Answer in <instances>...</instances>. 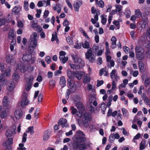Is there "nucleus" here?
<instances>
[{
	"instance_id": "40",
	"label": "nucleus",
	"mask_w": 150,
	"mask_h": 150,
	"mask_svg": "<svg viewBox=\"0 0 150 150\" xmlns=\"http://www.w3.org/2000/svg\"><path fill=\"white\" fill-rule=\"evenodd\" d=\"M19 147L17 149V150H25L26 148L24 147V145L23 144L20 143L19 144Z\"/></svg>"
},
{
	"instance_id": "48",
	"label": "nucleus",
	"mask_w": 150,
	"mask_h": 150,
	"mask_svg": "<svg viewBox=\"0 0 150 150\" xmlns=\"http://www.w3.org/2000/svg\"><path fill=\"white\" fill-rule=\"evenodd\" d=\"M56 81L54 79H51L49 81V84L50 86L54 87L55 86Z\"/></svg>"
},
{
	"instance_id": "19",
	"label": "nucleus",
	"mask_w": 150,
	"mask_h": 150,
	"mask_svg": "<svg viewBox=\"0 0 150 150\" xmlns=\"http://www.w3.org/2000/svg\"><path fill=\"white\" fill-rule=\"evenodd\" d=\"M15 87L14 83L13 82H11L8 83L7 89L9 91H12Z\"/></svg>"
},
{
	"instance_id": "47",
	"label": "nucleus",
	"mask_w": 150,
	"mask_h": 150,
	"mask_svg": "<svg viewBox=\"0 0 150 150\" xmlns=\"http://www.w3.org/2000/svg\"><path fill=\"white\" fill-rule=\"evenodd\" d=\"M39 109H37L35 111L34 116L35 118L38 119V116L39 115Z\"/></svg>"
},
{
	"instance_id": "46",
	"label": "nucleus",
	"mask_w": 150,
	"mask_h": 150,
	"mask_svg": "<svg viewBox=\"0 0 150 150\" xmlns=\"http://www.w3.org/2000/svg\"><path fill=\"white\" fill-rule=\"evenodd\" d=\"M16 42V40H13L12 41V42L10 45V48L11 51H13L14 50V45H15Z\"/></svg>"
},
{
	"instance_id": "52",
	"label": "nucleus",
	"mask_w": 150,
	"mask_h": 150,
	"mask_svg": "<svg viewBox=\"0 0 150 150\" xmlns=\"http://www.w3.org/2000/svg\"><path fill=\"white\" fill-rule=\"evenodd\" d=\"M41 12L42 11L41 9H37V13L35 15L36 17L37 18H40Z\"/></svg>"
},
{
	"instance_id": "28",
	"label": "nucleus",
	"mask_w": 150,
	"mask_h": 150,
	"mask_svg": "<svg viewBox=\"0 0 150 150\" xmlns=\"http://www.w3.org/2000/svg\"><path fill=\"white\" fill-rule=\"evenodd\" d=\"M91 80L89 76L87 75L85 76L84 77L83 82L84 83H87L89 82Z\"/></svg>"
},
{
	"instance_id": "32",
	"label": "nucleus",
	"mask_w": 150,
	"mask_h": 150,
	"mask_svg": "<svg viewBox=\"0 0 150 150\" xmlns=\"http://www.w3.org/2000/svg\"><path fill=\"white\" fill-rule=\"evenodd\" d=\"M139 67L141 71L143 70L144 67V64L141 61H139Z\"/></svg>"
},
{
	"instance_id": "35",
	"label": "nucleus",
	"mask_w": 150,
	"mask_h": 150,
	"mask_svg": "<svg viewBox=\"0 0 150 150\" xmlns=\"http://www.w3.org/2000/svg\"><path fill=\"white\" fill-rule=\"evenodd\" d=\"M29 4L28 2L26 1H25L24 2L23 7L24 9L26 11H28V9Z\"/></svg>"
},
{
	"instance_id": "30",
	"label": "nucleus",
	"mask_w": 150,
	"mask_h": 150,
	"mask_svg": "<svg viewBox=\"0 0 150 150\" xmlns=\"http://www.w3.org/2000/svg\"><path fill=\"white\" fill-rule=\"evenodd\" d=\"M12 59V55L10 54L7 55L6 57V62L8 63L11 62Z\"/></svg>"
},
{
	"instance_id": "26",
	"label": "nucleus",
	"mask_w": 150,
	"mask_h": 150,
	"mask_svg": "<svg viewBox=\"0 0 150 150\" xmlns=\"http://www.w3.org/2000/svg\"><path fill=\"white\" fill-rule=\"evenodd\" d=\"M67 76L70 79H72L73 78L74 73L72 72L70 70L68 69L67 70Z\"/></svg>"
},
{
	"instance_id": "54",
	"label": "nucleus",
	"mask_w": 150,
	"mask_h": 150,
	"mask_svg": "<svg viewBox=\"0 0 150 150\" xmlns=\"http://www.w3.org/2000/svg\"><path fill=\"white\" fill-rule=\"evenodd\" d=\"M66 40L68 43L70 44H72L73 43V41L71 38L69 37H67L66 38Z\"/></svg>"
},
{
	"instance_id": "36",
	"label": "nucleus",
	"mask_w": 150,
	"mask_h": 150,
	"mask_svg": "<svg viewBox=\"0 0 150 150\" xmlns=\"http://www.w3.org/2000/svg\"><path fill=\"white\" fill-rule=\"evenodd\" d=\"M66 54V53L64 51H61L59 52V58L60 60L65 57V56Z\"/></svg>"
},
{
	"instance_id": "51",
	"label": "nucleus",
	"mask_w": 150,
	"mask_h": 150,
	"mask_svg": "<svg viewBox=\"0 0 150 150\" xmlns=\"http://www.w3.org/2000/svg\"><path fill=\"white\" fill-rule=\"evenodd\" d=\"M27 134L26 132L24 133L23 136L22 142L23 143L25 142L26 141V137L27 136Z\"/></svg>"
},
{
	"instance_id": "11",
	"label": "nucleus",
	"mask_w": 150,
	"mask_h": 150,
	"mask_svg": "<svg viewBox=\"0 0 150 150\" xmlns=\"http://www.w3.org/2000/svg\"><path fill=\"white\" fill-rule=\"evenodd\" d=\"M58 124L59 125H61L63 128L66 127L67 126V120L65 118H61L59 121Z\"/></svg>"
},
{
	"instance_id": "31",
	"label": "nucleus",
	"mask_w": 150,
	"mask_h": 150,
	"mask_svg": "<svg viewBox=\"0 0 150 150\" xmlns=\"http://www.w3.org/2000/svg\"><path fill=\"white\" fill-rule=\"evenodd\" d=\"M8 38L11 40H12L15 37L14 32L13 30H10L8 33Z\"/></svg>"
},
{
	"instance_id": "1",
	"label": "nucleus",
	"mask_w": 150,
	"mask_h": 150,
	"mask_svg": "<svg viewBox=\"0 0 150 150\" xmlns=\"http://www.w3.org/2000/svg\"><path fill=\"white\" fill-rule=\"evenodd\" d=\"M71 56L73 60L76 64H69L71 69H78L81 67L82 68L84 66L85 64L84 61L78 56L75 55L74 54H71Z\"/></svg>"
},
{
	"instance_id": "60",
	"label": "nucleus",
	"mask_w": 150,
	"mask_h": 150,
	"mask_svg": "<svg viewBox=\"0 0 150 150\" xmlns=\"http://www.w3.org/2000/svg\"><path fill=\"white\" fill-rule=\"evenodd\" d=\"M49 13V12L47 10H45L44 13V15L43 16V18H46L48 16Z\"/></svg>"
},
{
	"instance_id": "33",
	"label": "nucleus",
	"mask_w": 150,
	"mask_h": 150,
	"mask_svg": "<svg viewBox=\"0 0 150 150\" xmlns=\"http://www.w3.org/2000/svg\"><path fill=\"white\" fill-rule=\"evenodd\" d=\"M121 110L123 116L127 117L129 115V113L127 110L124 108H122Z\"/></svg>"
},
{
	"instance_id": "37",
	"label": "nucleus",
	"mask_w": 150,
	"mask_h": 150,
	"mask_svg": "<svg viewBox=\"0 0 150 150\" xmlns=\"http://www.w3.org/2000/svg\"><path fill=\"white\" fill-rule=\"evenodd\" d=\"M8 98L6 96H4L2 100L3 105L4 106H6L7 105L8 102Z\"/></svg>"
},
{
	"instance_id": "5",
	"label": "nucleus",
	"mask_w": 150,
	"mask_h": 150,
	"mask_svg": "<svg viewBox=\"0 0 150 150\" xmlns=\"http://www.w3.org/2000/svg\"><path fill=\"white\" fill-rule=\"evenodd\" d=\"M27 93L24 90L23 93L21 97V104L22 107H24L25 106L29 104V101L27 99Z\"/></svg>"
},
{
	"instance_id": "15",
	"label": "nucleus",
	"mask_w": 150,
	"mask_h": 150,
	"mask_svg": "<svg viewBox=\"0 0 150 150\" xmlns=\"http://www.w3.org/2000/svg\"><path fill=\"white\" fill-rule=\"evenodd\" d=\"M22 9V7L20 6H15L12 9V11L16 14L19 13Z\"/></svg>"
},
{
	"instance_id": "12",
	"label": "nucleus",
	"mask_w": 150,
	"mask_h": 150,
	"mask_svg": "<svg viewBox=\"0 0 150 150\" xmlns=\"http://www.w3.org/2000/svg\"><path fill=\"white\" fill-rule=\"evenodd\" d=\"M82 3L81 0H79L78 2H76L74 4V8L75 11H79L80 7L82 5Z\"/></svg>"
},
{
	"instance_id": "50",
	"label": "nucleus",
	"mask_w": 150,
	"mask_h": 150,
	"mask_svg": "<svg viewBox=\"0 0 150 150\" xmlns=\"http://www.w3.org/2000/svg\"><path fill=\"white\" fill-rule=\"evenodd\" d=\"M81 98L79 96H76L74 98V100L76 103L77 102H80L81 100Z\"/></svg>"
},
{
	"instance_id": "42",
	"label": "nucleus",
	"mask_w": 150,
	"mask_h": 150,
	"mask_svg": "<svg viewBox=\"0 0 150 150\" xmlns=\"http://www.w3.org/2000/svg\"><path fill=\"white\" fill-rule=\"evenodd\" d=\"M5 74L7 76H10L11 74V69L9 67L6 69Z\"/></svg>"
},
{
	"instance_id": "58",
	"label": "nucleus",
	"mask_w": 150,
	"mask_h": 150,
	"mask_svg": "<svg viewBox=\"0 0 150 150\" xmlns=\"http://www.w3.org/2000/svg\"><path fill=\"white\" fill-rule=\"evenodd\" d=\"M100 13L99 11H97L96 12V14H95L94 17V19L96 21H98V16L100 14Z\"/></svg>"
},
{
	"instance_id": "2",
	"label": "nucleus",
	"mask_w": 150,
	"mask_h": 150,
	"mask_svg": "<svg viewBox=\"0 0 150 150\" xmlns=\"http://www.w3.org/2000/svg\"><path fill=\"white\" fill-rule=\"evenodd\" d=\"M135 51L136 56L137 59L142 60L144 58V50L141 47L136 46L135 48Z\"/></svg>"
},
{
	"instance_id": "62",
	"label": "nucleus",
	"mask_w": 150,
	"mask_h": 150,
	"mask_svg": "<svg viewBox=\"0 0 150 150\" xmlns=\"http://www.w3.org/2000/svg\"><path fill=\"white\" fill-rule=\"evenodd\" d=\"M150 83V79L147 78L146 79L145 81V85L146 86H147Z\"/></svg>"
},
{
	"instance_id": "43",
	"label": "nucleus",
	"mask_w": 150,
	"mask_h": 150,
	"mask_svg": "<svg viewBox=\"0 0 150 150\" xmlns=\"http://www.w3.org/2000/svg\"><path fill=\"white\" fill-rule=\"evenodd\" d=\"M13 78L15 81L18 80L19 78V76L18 74L16 72L13 73Z\"/></svg>"
},
{
	"instance_id": "64",
	"label": "nucleus",
	"mask_w": 150,
	"mask_h": 150,
	"mask_svg": "<svg viewBox=\"0 0 150 150\" xmlns=\"http://www.w3.org/2000/svg\"><path fill=\"white\" fill-rule=\"evenodd\" d=\"M98 5L100 7L103 8L104 6V3L103 1L100 0L98 3Z\"/></svg>"
},
{
	"instance_id": "21",
	"label": "nucleus",
	"mask_w": 150,
	"mask_h": 150,
	"mask_svg": "<svg viewBox=\"0 0 150 150\" xmlns=\"http://www.w3.org/2000/svg\"><path fill=\"white\" fill-rule=\"evenodd\" d=\"M53 9L54 10L56 11L58 13H60L61 11V5L59 4H56V5L54 7Z\"/></svg>"
},
{
	"instance_id": "44",
	"label": "nucleus",
	"mask_w": 150,
	"mask_h": 150,
	"mask_svg": "<svg viewBox=\"0 0 150 150\" xmlns=\"http://www.w3.org/2000/svg\"><path fill=\"white\" fill-rule=\"evenodd\" d=\"M87 89L88 91H91L93 92L95 91L94 88H93L92 85L90 83L88 84Z\"/></svg>"
},
{
	"instance_id": "16",
	"label": "nucleus",
	"mask_w": 150,
	"mask_h": 150,
	"mask_svg": "<svg viewBox=\"0 0 150 150\" xmlns=\"http://www.w3.org/2000/svg\"><path fill=\"white\" fill-rule=\"evenodd\" d=\"M66 80L64 76H62L60 78L59 84L62 87H64L66 85Z\"/></svg>"
},
{
	"instance_id": "61",
	"label": "nucleus",
	"mask_w": 150,
	"mask_h": 150,
	"mask_svg": "<svg viewBox=\"0 0 150 150\" xmlns=\"http://www.w3.org/2000/svg\"><path fill=\"white\" fill-rule=\"evenodd\" d=\"M71 92V90L70 89H67V91L66 93V98L67 99H68L69 97V96L70 95Z\"/></svg>"
},
{
	"instance_id": "38",
	"label": "nucleus",
	"mask_w": 150,
	"mask_h": 150,
	"mask_svg": "<svg viewBox=\"0 0 150 150\" xmlns=\"http://www.w3.org/2000/svg\"><path fill=\"white\" fill-rule=\"evenodd\" d=\"M7 116V113L5 111H1L0 115V117L2 119L6 118Z\"/></svg>"
},
{
	"instance_id": "14",
	"label": "nucleus",
	"mask_w": 150,
	"mask_h": 150,
	"mask_svg": "<svg viewBox=\"0 0 150 150\" xmlns=\"http://www.w3.org/2000/svg\"><path fill=\"white\" fill-rule=\"evenodd\" d=\"M13 139L12 138H8V139L3 144V146L5 148H6L7 146H8L9 148H11V147L10 145L13 143Z\"/></svg>"
},
{
	"instance_id": "24",
	"label": "nucleus",
	"mask_w": 150,
	"mask_h": 150,
	"mask_svg": "<svg viewBox=\"0 0 150 150\" xmlns=\"http://www.w3.org/2000/svg\"><path fill=\"white\" fill-rule=\"evenodd\" d=\"M134 15L138 18L141 17L142 16L141 13L139 9H137L135 11Z\"/></svg>"
},
{
	"instance_id": "23",
	"label": "nucleus",
	"mask_w": 150,
	"mask_h": 150,
	"mask_svg": "<svg viewBox=\"0 0 150 150\" xmlns=\"http://www.w3.org/2000/svg\"><path fill=\"white\" fill-rule=\"evenodd\" d=\"M26 132L30 133L31 134H33L34 133V127L33 126L28 127L26 131Z\"/></svg>"
},
{
	"instance_id": "3",
	"label": "nucleus",
	"mask_w": 150,
	"mask_h": 150,
	"mask_svg": "<svg viewBox=\"0 0 150 150\" xmlns=\"http://www.w3.org/2000/svg\"><path fill=\"white\" fill-rule=\"evenodd\" d=\"M91 120L92 117L91 115L87 113L84 114L82 118V123L84 127L87 128L88 127L89 122Z\"/></svg>"
},
{
	"instance_id": "39",
	"label": "nucleus",
	"mask_w": 150,
	"mask_h": 150,
	"mask_svg": "<svg viewBox=\"0 0 150 150\" xmlns=\"http://www.w3.org/2000/svg\"><path fill=\"white\" fill-rule=\"evenodd\" d=\"M100 108L101 109L102 113L103 114L105 113V111L106 109V105L105 103H102L100 106Z\"/></svg>"
},
{
	"instance_id": "63",
	"label": "nucleus",
	"mask_w": 150,
	"mask_h": 150,
	"mask_svg": "<svg viewBox=\"0 0 150 150\" xmlns=\"http://www.w3.org/2000/svg\"><path fill=\"white\" fill-rule=\"evenodd\" d=\"M92 48L93 50L95 51V52H97L99 49V47L98 45H94Z\"/></svg>"
},
{
	"instance_id": "45",
	"label": "nucleus",
	"mask_w": 150,
	"mask_h": 150,
	"mask_svg": "<svg viewBox=\"0 0 150 150\" xmlns=\"http://www.w3.org/2000/svg\"><path fill=\"white\" fill-rule=\"evenodd\" d=\"M114 134H112L110 136L109 140L110 142L112 143L115 140Z\"/></svg>"
},
{
	"instance_id": "55",
	"label": "nucleus",
	"mask_w": 150,
	"mask_h": 150,
	"mask_svg": "<svg viewBox=\"0 0 150 150\" xmlns=\"http://www.w3.org/2000/svg\"><path fill=\"white\" fill-rule=\"evenodd\" d=\"M70 109L71 110V113L73 115L75 114L77 112V109L73 106L71 107Z\"/></svg>"
},
{
	"instance_id": "20",
	"label": "nucleus",
	"mask_w": 150,
	"mask_h": 150,
	"mask_svg": "<svg viewBox=\"0 0 150 150\" xmlns=\"http://www.w3.org/2000/svg\"><path fill=\"white\" fill-rule=\"evenodd\" d=\"M50 136V131L49 130L46 131L44 133L43 136V140L46 141L48 139Z\"/></svg>"
},
{
	"instance_id": "7",
	"label": "nucleus",
	"mask_w": 150,
	"mask_h": 150,
	"mask_svg": "<svg viewBox=\"0 0 150 150\" xmlns=\"http://www.w3.org/2000/svg\"><path fill=\"white\" fill-rule=\"evenodd\" d=\"M68 82V87L72 91H76L77 86L72 79H68L67 80Z\"/></svg>"
},
{
	"instance_id": "56",
	"label": "nucleus",
	"mask_w": 150,
	"mask_h": 150,
	"mask_svg": "<svg viewBox=\"0 0 150 150\" xmlns=\"http://www.w3.org/2000/svg\"><path fill=\"white\" fill-rule=\"evenodd\" d=\"M55 40H56L57 41L58 40V39H57V35L55 34H52V37L51 39V41L53 42Z\"/></svg>"
},
{
	"instance_id": "8",
	"label": "nucleus",
	"mask_w": 150,
	"mask_h": 150,
	"mask_svg": "<svg viewBox=\"0 0 150 150\" xmlns=\"http://www.w3.org/2000/svg\"><path fill=\"white\" fill-rule=\"evenodd\" d=\"M85 57L87 59L89 60V61L93 62L95 61L94 57H93L92 51L91 48H89L87 50V52L85 53Z\"/></svg>"
},
{
	"instance_id": "57",
	"label": "nucleus",
	"mask_w": 150,
	"mask_h": 150,
	"mask_svg": "<svg viewBox=\"0 0 150 150\" xmlns=\"http://www.w3.org/2000/svg\"><path fill=\"white\" fill-rule=\"evenodd\" d=\"M144 100L145 104L146 105H149L150 107V100L149 99L148 97H147Z\"/></svg>"
},
{
	"instance_id": "29",
	"label": "nucleus",
	"mask_w": 150,
	"mask_h": 150,
	"mask_svg": "<svg viewBox=\"0 0 150 150\" xmlns=\"http://www.w3.org/2000/svg\"><path fill=\"white\" fill-rule=\"evenodd\" d=\"M78 146L77 147V148H79L81 150H84L87 148V146L86 144L85 143H83V144H78Z\"/></svg>"
},
{
	"instance_id": "27",
	"label": "nucleus",
	"mask_w": 150,
	"mask_h": 150,
	"mask_svg": "<svg viewBox=\"0 0 150 150\" xmlns=\"http://www.w3.org/2000/svg\"><path fill=\"white\" fill-rule=\"evenodd\" d=\"M34 79V76L33 75H31L28 77L26 79L27 83H32V82Z\"/></svg>"
},
{
	"instance_id": "25",
	"label": "nucleus",
	"mask_w": 150,
	"mask_h": 150,
	"mask_svg": "<svg viewBox=\"0 0 150 150\" xmlns=\"http://www.w3.org/2000/svg\"><path fill=\"white\" fill-rule=\"evenodd\" d=\"M110 74V76L111 79H113L115 76L117 75L116 70L115 69L112 70Z\"/></svg>"
},
{
	"instance_id": "17",
	"label": "nucleus",
	"mask_w": 150,
	"mask_h": 150,
	"mask_svg": "<svg viewBox=\"0 0 150 150\" xmlns=\"http://www.w3.org/2000/svg\"><path fill=\"white\" fill-rule=\"evenodd\" d=\"M81 45L82 47L84 49H88L91 48L90 47V45L89 42L87 40H85L84 42H82Z\"/></svg>"
},
{
	"instance_id": "53",
	"label": "nucleus",
	"mask_w": 150,
	"mask_h": 150,
	"mask_svg": "<svg viewBox=\"0 0 150 150\" xmlns=\"http://www.w3.org/2000/svg\"><path fill=\"white\" fill-rule=\"evenodd\" d=\"M88 127H89V129L91 132L94 131L95 129V126L93 124L90 125H89Z\"/></svg>"
},
{
	"instance_id": "41",
	"label": "nucleus",
	"mask_w": 150,
	"mask_h": 150,
	"mask_svg": "<svg viewBox=\"0 0 150 150\" xmlns=\"http://www.w3.org/2000/svg\"><path fill=\"white\" fill-rule=\"evenodd\" d=\"M32 83H26V84L25 86V89L26 91H28L32 87ZM25 91L26 92L28 93L27 92V91H26L25 90Z\"/></svg>"
},
{
	"instance_id": "59",
	"label": "nucleus",
	"mask_w": 150,
	"mask_h": 150,
	"mask_svg": "<svg viewBox=\"0 0 150 150\" xmlns=\"http://www.w3.org/2000/svg\"><path fill=\"white\" fill-rule=\"evenodd\" d=\"M107 21V18L104 17L103 15L102 16L101 23L102 24L104 25L105 24Z\"/></svg>"
},
{
	"instance_id": "22",
	"label": "nucleus",
	"mask_w": 150,
	"mask_h": 150,
	"mask_svg": "<svg viewBox=\"0 0 150 150\" xmlns=\"http://www.w3.org/2000/svg\"><path fill=\"white\" fill-rule=\"evenodd\" d=\"M12 129H9L7 130L6 135L8 138L11 137L13 134Z\"/></svg>"
},
{
	"instance_id": "13",
	"label": "nucleus",
	"mask_w": 150,
	"mask_h": 150,
	"mask_svg": "<svg viewBox=\"0 0 150 150\" xmlns=\"http://www.w3.org/2000/svg\"><path fill=\"white\" fill-rule=\"evenodd\" d=\"M18 70H20L22 72H25L26 71L25 67L23 64H20L17 65L16 71H18Z\"/></svg>"
},
{
	"instance_id": "10",
	"label": "nucleus",
	"mask_w": 150,
	"mask_h": 150,
	"mask_svg": "<svg viewBox=\"0 0 150 150\" xmlns=\"http://www.w3.org/2000/svg\"><path fill=\"white\" fill-rule=\"evenodd\" d=\"M15 117L17 119L21 118L23 116V112L20 109H17L15 112Z\"/></svg>"
},
{
	"instance_id": "34",
	"label": "nucleus",
	"mask_w": 150,
	"mask_h": 150,
	"mask_svg": "<svg viewBox=\"0 0 150 150\" xmlns=\"http://www.w3.org/2000/svg\"><path fill=\"white\" fill-rule=\"evenodd\" d=\"M146 142L145 141H142L140 144V149L142 150L144 149L145 147Z\"/></svg>"
},
{
	"instance_id": "6",
	"label": "nucleus",
	"mask_w": 150,
	"mask_h": 150,
	"mask_svg": "<svg viewBox=\"0 0 150 150\" xmlns=\"http://www.w3.org/2000/svg\"><path fill=\"white\" fill-rule=\"evenodd\" d=\"M86 140V139L84 137H82L81 136H77L73 144L74 147L76 149H77L78 146V144L84 142Z\"/></svg>"
},
{
	"instance_id": "49",
	"label": "nucleus",
	"mask_w": 150,
	"mask_h": 150,
	"mask_svg": "<svg viewBox=\"0 0 150 150\" xmlns=\"http://www.w3.org/2000/svg\"><path fill=\"white\" fill-rule=\"evenodd\" d=\"M80 30H81V33L83 34V35L87 39H89L90 38L88 36L86 33L85 32V31L83 30L82 28H80Z\"/></svg>"
},
{
	"instance_id": "9",
	"label": "nucleus",
	"mask_w": 150,
	"mask_h": 150,
	"mask_svg": "<svg viewBox=\"0 0 150 150\" xmlns=\"http://www.w3.org/2000/svg\"><path fill=\"white\" fill-rule=\"evenodd\" d=\"M32 58L31 54L27 52L23 54L22 59L24 62H29L31 59Z\"/></svg>"
},
{
	"instance_id": "18",
	"label": "nucleus",
	"mask_w": 150,
	"mask_h": 150,
	"mask_svg": "<svg viewBox=\"0 0 150 150\" xmlns=\"http://www.w3.org/2000/svg\"><path fill=\"white\" fill-rule=\"evenodd\" d=\"M76 106L78 110L80 111L82 110L84 108V106L82 103L80 102H77L75 103Z\"/></svg>"
},
{
	"instance_id": "4",
	"label": "nucleus",
	"mask_w": 150,
	"mask_h": 150,
	"mask_svg": "<svg viewBox=\"0 0 150 150\" xmlns=\"http://www.w3.org/2000/svg\"><path fill=\"white\" fill-rule=\"evenodd\" d=\"M38 36L36 33H33L30 36V45L34 47H36L38 44L37 39Z\"/></svg>"
}]
</instances>
